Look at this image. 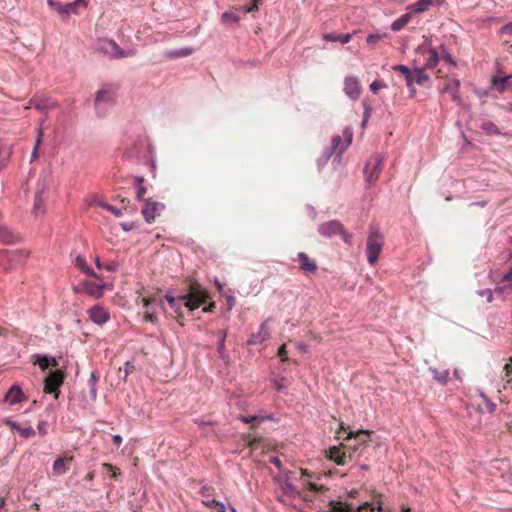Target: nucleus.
<instances>
[{"label": "nucleus", "instance_id": "nucleus-1", "mask_svg": "<svg viewBox=\"0 0 512 512\" xmlns=\"http://www.w3.org/2000/svg\"><path fill=\"white\" fill-rule=\"evenodd\" d=\"M370 433L368 431H359L356 434L350 433L346 444L333 446L328 450L329 459L337 465H346L356 457L357 451L364 447Z\"/></svg>", "mask_w": 512, "mask_h": 512}, {"label": "nucleus", "instance_id": "nucleus-2", "mask_svg": "<svg viewBox=\"0 0 512 512\" xmlns=\"http://www.w3.org/2000/svg\"><path fill=\"white\" fill-rule=\"evenodd\" d=\"M384 246V235L378 227L370 226L367 236V260L370 265H375Z\"/></svg>", "mask_w": 512, "mask_h": 512}, {"label": "nucleus", "instance_id": "nucleus-3", "mask_svg": "<svg viewBox=\"0 0 512 512\" xmlns=\"http://www.w3.org/2000/svg\"><path fill=\"white\" fill-rule=\"evenodd\" d=\"M181 298L185 299V307L192 311L206 302L207 293L198 282L191 281L188 293L181 295Z\"/></svg>", "mask_w": 512, "mask_h": 512}, {"label": "nucleus", "instance_id": "nucleus-4", "mask_svg": "<svg viewBox=\"0 0 512 512\" xmlns=\"http://www.w3.org/2000/svg\"><path fill=\"white\" fill-rule=\"evenodd\" d=\"M384 166V158L375 154L372 155L366 162L364 166V178L367 187H371L374 185L379 179L380 173Z\"/></svg>", "mask_w": 512, "mask_h": 512}, {"label": "nucleus", "instance_id": "nucleus-5", "mask_svg": "<svg viewBox=\"0 0 512 512\" xmlns=\"http://www.w3.org/2000/svg\"><path fill=\"white\" fill-rule=\"evenodd\" d=\"M96 50L114 59L130 57L134 54L132 51H124L115 41L110 39H100L96 44Z\"/></svg>", "mask_w": 512, "mask_h": 512}, {"label": "nucleus", "instance_id": "nucleus-6", "mask_svg": "<svg viewBox=\"0 0 512 512\" xmlns=\"http://www.w3.org/2000/svg\"><path fill=\"white\" fill-rule=\"evenodd\" d=\"M319 233L326 237H331L334 235H341L342 240L348 244H352V236L344 230L343 225L337 220H331L325 223H322L319 226Z\"/></svg>", "mask_w": 512, "mask_h": 512}, {"label": "nucleus", "instance_id": "nucleus-7", "mask_svg": "<svg viewBox=\"0 0 512 512\" xmlns=\"http://www.w3.org/2000/svg\"><path fill=\"white\" fill-rule=\"evenodd\" d=\"M65 374L61 370L51 372L44 380V392L47 394H54L57 399L60 393V386L63 384Z\"/></svg>", "mask_w": 512, "mask_h": 512}, {"label": "nucleus", "instance_id": "nucleus-8", "mask_svg": "<svg viewBox=\"0 0 512 512\" xmlns=\"http://www.w3.org/2000/svg\"><path fill=\"white\" fill-rule=\"evenodd\" d=\"M300 490H298L293 484L289 481H282L279 484V488L277 491V498L279 501L284 504H289L291 500L295 499L299 496Z\"/></svg>", "mask_w": 512, "mask_h": 512}, {"label": "nucleus", "instance_id": "nucleus-9", "mask_svg": "<svg viewBox=\"0 0 512 512\" xmlns=\"http://www.w3.org/2000/svg\"><path fill=\"white\" fill-rule=\"evenodd\" d=\"M164 209L165 205L163 203L148 199L142 207V215L148 223H151Z\"/></svg>", "mask_w": 512, "mask_h": 512}, {"label": "nucleus", "instance_id": "nucleus-10", "mask_svg": "<svg viewBox=\"0 0 512 512\" xmlns=\"http://www.w3.org/2000/svg\"><path fill=\"white\" fill-rule=\"evenodd\" d=\"M76 293H86L91 297L100 298L103 295V285L92 283L90 281H83L74 287Z\"/></svg>", "mask_w": 512, "mask_h": 512}, {"label": "nucleus", "instance_id": "nucleus-11", "mask_svg": "<svg viewBox=\"0 0 512 512\" xmlns=\"http://www.w3.org/2000/svg\"><path fill=\"white\" fill-rule=\"evenodd\" d=\"M361 83L357 77L350 76L344 80V92L352 100H357L361 95Z\"/></svg>", "mask_w": 512, "mask_h": 512}, {"label": "nucleus", "instance_id": "nucleus-12", "mask_svg": "<svg viewBox=\"0 0 512 512\" xmlns=\"http://www.w3.org/2000/svg\"><path fill=\"white\" fill-rule=\"evenodd\" d=\"M383 496L381 494L373 495L371 501H366L356 508V512H384Z\"/></svg>", "mask_w": 512, "mask_h": 512}, {"label": "nucleus", "instance_id": "nucleus-13", "mask_svg": "<svg viewBox=\"0 0 512 512\" xmlns=\"http://www.w3.org/2000/svg\"><path fill=\"white\" fill-rule=\"evenodd\" d=\"M343 135L345 137V141L342 140L341 136L337 135L332 138L331 142L332 150L336 152L338 156H340L346 150L352 141L353 134L351 130L345 129Z\"/></svg>", "mask_w": 512, "mask_h": 512}, {"label": "nucleus", "instance_id": "nucleus-14", "mask_svg": "<svg viewBox=\"0 0 512 512\" xmlns=\"http://www.w3.org/2000/svg\"><path fill=\"white\" fill-rule=\"evenodd\" d=\"M460 81L457 78H446L442 91L449 93L454 102L458 105L462 103L459 95Z\"/></svg>", "mask_w": 512, "mask_h": 512}, {"label": "nucleus", "instance_id": "nucleus-15", "mask_svg": "<svg viewBox=\"0 0 512 512\" xmlns=\"http://www.w3.org/2000/svg\"><path fill=\"white\" fill-rule=\"evenodd\" d=\"M88 315L90 320L98 325H102L110 319L108 311L100 305H95L91 307L88 310Z\"/></svg>", "mask_w": 512, "mask_h": 512}, {"label": "nucleus", "instance_id": "nucleus-16", "mask_svg": "<svg viewBox=\"0 0 512 512\" xmlns=\"http://www.w3.org/2000/svg\"><path fill=\"white\" fill-rule=\"evenodd\" d=\"M267 322L268 320L262 322L259 331L257 333L251 334L247 341L248 345L261 344L270 338V331Z\"/></svg>", "mask_w": 512, "mask_h": 512}, {"label": "nucleus", "instance_id": "nucleus-17", "mask_svg": "<svg viewBox=\"0 0 512 512\" xmlns=\"http://www.w3.org/2000/svg\"><path fill=\"white\" fill-rule=\"evenodd\" d=\"M312 476L306 469H301L300 483L302 490H312V492H323L327 489L323 485H318L311 480Z\"/></svg>", "mask_w": 512, "mask_h": 512}, {"label": "nucleus", "instance_id": "nucleus-18", "mask_svg": "<svg viewBox=\"0 0 512 512\" xmlns=\"http://www.w3.org/2000/svg\"><path fill=\"white\" fill-rule=\"evenodd\" d=\"M27 400L22 389L18 385H13L4 397V401L10 405H15Z\"/></svg>", "mask_w": 512, "mask_h": 512}, {"label": "nucleus", "instance_id": "nucleus-19", "mask_svg": "<svg viewBox=\"0 0 512 512\" xmlns=\"http://www.w3.org/2000/svg\"><path fill=\"white\" fill-rule=\"evenodd\" d=\"M73 461L72 455H65L64 457L57 458L52 467L53 474L60 476L65 474L69 469V464Z\"/></svg>", "mask_w": 512, "mask_h": 512}, {"label": "nucleus", "instance_id": "nucleus-20", "mask_svg": "<svg viewBox=\"0 0 512 512\" xmlns=\"http://www.w3.org/2000/svg\"><path fill=\"white\" fill-rule=\"evenodd\" d=\"M29 256V252L24 249H18L13 251H0V261L7 259L9 261L23 262Z\"/></svg>", "mask_w": 512, "mask_h": 512}, {"label": "nucleus", "instance_id": "nucleus-21", "mask_svg": "<svg viewBox=\"0 0 512 512\" xmlns=\"http://www.w3.org/2000/svg\"><path fill=\"white\" fill-rule=\"evenodd\" d=\"M444 0H419L410 5L408 9L415 13H422L427 11L431 6H440Z\"/></svg>", "mask_w": 512, "mask_h": 512}, {"label": "nucleus", "instance_id": "nucleus-22", "mask_svg": "<svg viewBox=\"0 0 512 512\" xmlns=\"http://www.w3.org/2000/svg\"><path fill=\"white\" fill-rule=\"evenodd\" d=\"M165 299L169 303L171 309H173L174 312L176 313V317L177 318L182 317V304L185 305V299H182L181 295H179V296L172 295V293L170 291L167 292V294L165 295Z\"/></svg>", "mask_w": 512, "mask_h": 512}, {"label": "nucleus", "instance_id": "nucleus-23", "mask_svg": "<svg viewBox=\"0 0 512 512\" xmlns=\"http://www.w3.org/2000/svg\"><path fill=\"white\" fill-rule=\"evenodd\" d=\"M298 260L300 262L301 270L309 273L316 272L318 268L317 263L314 260H312L306 253H298Z\"/></svg>", "mask_w": 512, "mask_h": 512}, {"label": "nucleus", "instance_id": "nucleus-24", "mask_svg": "<svg viewBox=\"0 0 512 512\" xmlns=\"http://www.w3.org/2000/svg\"><path fill=\"white\" fill-rule=\"evenodd\" d=\"M423 54L427 57L425 59L424 67L425 69H433L439 62V54L434 48H422Z\"/></svg>", "mask_w": 512, "mask_h": 512}, {"label": "nucleus", "instance_id": "nucleus-25", "mask_svg": "<svg viewBox=\"0 0 512 512\" xmlns=\"http://www.w3.org/2000/svg\"><path fill=\"white\" fill-rule=\"evenodd\" d=\"M114 94L112 86H103L96 94L95 104L99 105L102 102H111L114 98Z\"/></svg>", "mask_w": 512, "mask_h": 512}, {"label": "nucleus", "instance_id": "nucleus-26", "mask_svg": "<svg viewBox=\"0 0 512 512\" xmlns=\"http://www.w3.org/2000/svg\"><path fill=\"white\" fill-rule=\"evenodd\" d=\"M212 489L209 487H203L200 490V495L202 497V504L206 507H212L214 505L215 509H217V504H221L220 502L216 501L211 494Z\"/></svg>", "mask_w": 512, "mask_h": 512}, {"label": "nucleus", "instance_id": "nucleus-27", "mask_svg": "<svg viewBox=\"0 0 512 512\" xmlns=\"http://www.w3.org/2000/svg\"><path fill=\"white\" fill-rule=\"evenodd\" d=\"M327 512H356L352 505L343 503L342 501H330Z\"/></svg>", "mask_w": 512, "mask_h": 512}, {"label": "nucleus", "instance_id": "nucleus-28", "mask_svg": "<svg viewBox=\"0 0 512 512\" xmlns=\"http://www.w3.org/2000/svg\"><path fill=\"white\" fill-rule=\"evenodd\" d=\"M352 35L350 33L347 34H338V33H326L323 35V39L325 41H332V42H341L343 44H346L350 42L352 39Z\"/></svg>", "mask_w": 512, "mask_h": 512}, {"label": "nucleus", "instance_id": "nucleus-29", "mask_svg": "<svg viewBox=\"0 0 512 512\" xmlns=\"http://www.w3.org/2000/svg\"><path fill=\"white\" fill-rule=\"evenodd\" d=\"M318 493L319 492H312V490H300L298 498L301 499L307 507L312 508Z\"/></svg>", "mask_w": 512, "mask_h": 512}, {"label": "nucleus", "instance_id": "nucleus-30", "mask_svg": "<svg viewBox=\"0 0 512 512\" xmlns=\"http://www.w3.org/2000/svg\"><path fill=\"white\" fill-rule=\"evenodd\" d=\"M75 265L83 272L85 273L86 275L88 276H91V277H94V278H97L99 280L100 277L93 271V269H91L85 258L81 257V256H78L76 259H75Z\"/></svg>", "mask_w": 512, "mask_h": 512}, {"label": "nucleus", "instance_id": "nucleus-31", "mask_svg": "<svg viewBox=\"0 0 512 512\" xmlns=\"http://www.w3.org/2000/svg\"><path fill=\"white\" fill-rule=\"evenodd\" d=\"M34 106L38 110H49L56 107V102L48 98H35L32 100Z\"/></svg>", "mask_w": 512, "mask_h": 512}, {"label": "nucleus", "instance_id": "nucleus-32", "mask_svg": "<svg viewBox=\"0 0 512 512\" xmlns=\"http://www.w3.org/2000/svg\"><path fill=\"white\" fill-rule=\"evenodd\" d=\"M44 204H45V199L43 197V191L41 190L35 194L33 213L35 215L43 214L44 213Z\"/></svg>", "mask_w": 512, "mask_h": 512}, {"label": "nucleus", "instance_id": "nucleus-33", "mask_svg": "<svg viewBox=\"0 0 512 512\" xmlns=\"http://www.w3.org/2000/svg\"><path fill=\"white\" fill-rule=\"evenodd\" d=\"M410 20H411V14L405 13L391 24V29L393 31H400L403 27H405L410 22Z\"/></svg>", "mask_w": 512, "mask_h": 512}, {"label": "nucleus", "instance_id": "nucleus-34", "mask_svg": "<svg viewBox=\"0 0 512 512\" xmlns=\"http://www.w3.org/2000/svg\"><path fill=\"white\" fill-rule=\"evenodd\" d=\"M480 129L485 131L488 135H497L500 134L499 128L490 120H482L480 124Z\"/></svg>", "mask_w": 512, "mask_h": 512}, {"label": "nucleus", "instance_id": "nucleus-35", "mask_svg": "<svg viewBox=\"0 0 512 512\" xmlns=\"http://www.w3.org/2000/svg\"><path fill=\"white\" fill-rule=\"evenodd\" d=\"M15 237L10 229L7 227H0V242L3 244H12L14 243Z\"/></svg>", "mask_w": 512, "mask_h": 512}, {"label": "nucleus", "instance_id": "nucleus-36", "mask_svg": "<svg viewBox=\"0 0 512 512\" xmlns=\"http://www.w3.org/2000/svg\"><path fill=\"white\" fill-rule=\"evenodd\" d=\"M386 37H388L387 33L376 32V33L369 34L366 41H367V44L372 49H374L375 46L378 44V42L381 41L382 39L386 38Z\"/></svg>", "mask_w": 512, "mask_h": 512}, {"label": "nucleus", "instance_id": "nucleus-37", "mask_svg": "<svg viewBox=\"0 0 512 512\" xmlns=\"http://www.w3.org/2000/svg\"><path fill=\"white\" fill-rule=\"evenodd\" d=\"M493 86L498 90L499 93H503L509 83L507 82V78H501L499 76H494L492 78Z\"/></svg>", "mask_w": 512, "mask_h": 512}, {"label": "nucleus", "instance_id": "nucleus-38", "mask_svg": "<svg viewBox=\"0 0 512 512\" xmlns=\"http://www.w3.org/2000/svg\"><path fill=\"white\" fill-rule=\"evenodd\" d=\"M424 69L425 68L414 70L415 83L419 85H426V83L429 82V76L424 72Z\"/></svg>", "mask_w": 512, "mask_h": 512}, {"label": "nucleus", "instance_id": "nucleus-39", "mask_svg": "<svg viewBox=\"0 0 512 512\" xmlns=\"http://www.w3.org/2000/svg\"><path fill=\"white\" fill-rule=\"evenodd\" d=\"M505 382L503 388L506 389L509 384H512V362L504 366V376L502 377Z\"/></svg>", "mask_w": 512, "mask_h": 512}, {"label": "nucleus", "instance_id": "nucleus-40", "mask_svg": "<svg viewBox=\"0 0 512 512\" xmlns=\"http://www.w3.org/2000/svg\"><path fill=\"white\" fill-rule=\"evenodd\" d=\"M102 469L107 472H111V477L114 479H118V477L121 475L120 469L110 463H103Z\"/></svg>", "mask_w": 512, "mask_h": 512}, {"label": "nucleus", "instance_id": "nucleus-41", "mask_svg": "<svg viewBox=\"0 0 512 512\" xmlns=\"http://www.w3.org/2000/svg\"><path fill=\"white\" fill-rule=\"evenodd\" d=\"M135 370V366L133 362L127 361L124 363L123 367L119 368V373H123V379L126 380L127 377Z\"/></svg>", "mask_w": 512, "mask_h": 512}, {"label": "nucleus", "instance_id": "nucleus-42", "mask_svg": "<svg viewBox=\"0 0 512 512\" xmlns=\"http://www.w3.org/2000/svg\"><path fill=\"white\" fill-rule=\"evenodd\" d=\"M240 420L246 424L251 423L252 424L251 428H255L260 422H262L264 420V418L259 417V416H251V417L240 416Z\"/></svg>", "mask_w": 512, "mask_h": 512}, {"label": "nucleus", "instance_id": "nucleus-43", "mask_svg": "<svg viewBox=\"0 0 512 512\" xmlns=\"http://www.w3.org/2000/svg\"><path fill=\"white\" fill-rule=\"evenodd\" d=\"M80 3L85 4V0H76L74 2L68 3L66 5H61L59 11L62 13H69L71 11L75 10V7L79 5Z\"/></svg>", "mask_w": 512, "mask_h": 512}, {"label": "nucleus", "instance_id": "nucleus-44", "mask_svg": "<svg viewBox=\"0 0 512 512\" xmlns=\"http://www.w3.org/2000/svg\"><path fill=\"white\" fill-rule=\"evenodd\" d=\"M18 432L24 438H30V437L35 436V434H36L35 430L31 426H27V427L20 426Z\"/></svg>", "mask_w": 512, "mask_h": 512}, {"label": "nucleus", "instance_id": "nucleus-45", "mask_svg": "<svg viewBox=\"0 0 512 512\" xmlns=\"http://www.w3.org/2000/svg\"><path fill=\"white\" fill-rule=\"evenodd\" d=\"M42 137H43V130L40 128L39 131H38L36 144H35V147H34L33 152H32V159H35L38 156V149H39V147L41 145Z\"/></svg>", "mask_w": 512, "mask_h": 512}, {"label": "nucleus", "instance_id": "nucleus-46", "mask_svg": "<svg viewBox=\"0 0 512 512\" xmlns=\"http://www.w3.org/2000/svg\"><path fill=\"white\" fill-rule=\"evenodd\" d=\"M48 423L45 420H40L37 424V430L38 434L42 437L46 436L48 434L47 430Z\"/></svg>", "mask_w": 512, "mask_h": 512}, {"label": "nucleus", "instance_id": "nucleus-47", "mask_svg": "<svg viewBox=\"0 0 512 512\" xmlns=\"http://www.w3.org/2000/svg\"><path fill=\"white\" fill-rule=\"evenodd\" d=\"M382 88H386V84L380 80H375L370 84V90L376 94Z\"/></svg>", "mask_w": 512, "mask_h": 512}, {"label": "nucleus", "instance_id": "nucleus-48", "mask_svg": "<svg viewBox=\"0 0 512 512\" xmlns=\"http://www.w3.org/2000/svg\"><path fill=\"white\" fill-rule=\"evenodd\" d=\"M37 363L41 370H46L50 366V359L47 356H40L37 359Z\"/></svg>", "mask_w": 512, "mask_h": 512}, {"label": "nucleus", "instance_id": "nucleus-49", "mask_svg": "<svg viewBox=\"0 0 512 512\" xmlns=\"http://www.w3.org/2000/svg\"><path fill=\"white\" fill-rule=\"evenodd\" d=\"M508 290L512 291V281L508 282L507 284H504L503 286L497 287L495 289V293L504 296Z\"/></svg>", "mask_w": 512, "mask_h": 512}, {"label": "nucleus", "instance_id": "nucleus-50", "mask_svg": "<svg viewBox=\"0 0 512 512\" xmlns=\"http://www.w3.org/2000/svg\"><path fill=\"white\" fill-rule=\"evenodd\" d=\"M192 53H193V49L192 48H184V49H181V50L173 52L172 56H174V57H186V56L191 55Z\"/></svg>", "mask_w": 512, "mask_h": 512}, {"label": "nucleus", "instance_id": "nucleus-51", "mask_svg": "<svg viewBox=\"0 0 512 512\" xmlns=\"http://www.w3.org/2000/svg\"><path fill=\"white\" fill-rule=\"evenodd\" d=\"M103 208L109 212H111L112 214H114L115 216L117 217H120L122 215V212L120 209H118L117 207H114L113 205L111 204H103L102 205Z\"/></svg>", "mask_w": 512, "mask_h": 512}, {"label": "nucleus", "instance_id": "nucleus-52", "mask_svg": "<svg viewBox=\"0 0 512 512\" xmlns=\"http://www.w3.org/2000/svg\"><path fill=\"white\" fill-rule=\"evenodd\" d=\"M248 446L252 449H256L260 443V438L248 434Z\"/></svg>", "mask_w": 512, "mask_h": 512}, {"label": "nucleus", "instance_id": "nucleus-53", "mask_svg": "<svg viewBox=\"0 0 512 512\" xmlns=\"http://www.w3.org/2000/svg\"><path fill=\"white\" fill-rule=\"evenodd\" d=\"M226 337H227V333H226V331H223L222 335H221V338L219 339V342H218V352L220 354H222L225 351V340H226Z\"/></svg>", "mask_w": 512, "mask_h": 512}, {"label": "nucleus", "instance_id": "nucleus-54", "mask_svg": "<svg viewBox=\"0 0 512 512\" xmlns=\"http://www.w3.org/2000/svg\"><path fill=\"white\" fill-rule=\"evenodd\" d=\"M222 20L224 22H228V21L237 22L239 20V18H238V16H236L235 14H233L231 12H225L222 14Z\"/></svg>", "mask_w": 512, "mask_h": 512}, {"label": "nucleus", "instance_id": "nucleus-55", "mask_svg": "<svg viewBox=\"0 0 512 512\" xmlns=\"http://www.w3.org/2000/svg\"><path fill=\"white\" fill-rule=\"evenodd\" d=\"M278 356L280 357V359L282 361H287L288 360L286 344H282L279 347V349H278Z\"/></svg>", "mask_w": 512, "mask_h": 512}, {"label": "nucleus", "instance_id": "nucleus-56", "mask_svg": "<svg viewBox=\"0 0 512 512\" xmlns=\"http://www.w3.org/2000/svg\"><path fill=\"white\" fill-rule=\"evenodd\" d=\"M392 69L394 71L400 72L404 76H408V74H410V72H411V70L404 65H395L392 67Z\"/></svg>", "mask_w": 512, "mask_h": 512}, {"label": "nucleus", "instance_id": "nucleus-57", "mask_svg": "<svg viewBox=\"0 0 512 512\" xmlns=\"http://www.w3.org/2000/svg\"><path fill=\"white\" fill-rule=\"evenodd\" d=\"M484 404H485V409L488 413H494L495 410H496V404L491 402L490 400L484 398Z\"/></svg>", "mask_w": 512, "mask_h": 512}, {"label": "nucleus", "instance_id": "nucleus-58", "mask_svg": "<svg viewBox=\"0 0 512 512\" xmlns=\"http://www.w3.org/2000/svg\"><path fill=\"white\" fill-rule=\"evenodd\" d=\"M493 291H491L490 289H485V290H482L480 292V295L481 296H485L487 298V301L488 302H492L493 301Z\"/></svg>", "mask_w": 512, "mask_h": 512}, {"label": "nucleus", "instance_id": "nucleus-59", "mask_svg": "<svg viewBox=\"0 0 512 512\" xmlns=\"http://www.w3.org/2000/svg\"><path fill=\"white\" fill-rule=\"evenodd\" d=\"M405 80H406V84L409 88H412L413 86V83L415 82V75H414V71L410 72V74H408V76H405Z\"/></svg>", "mask_w": 512, "mask_h": 512}, {"label": "nucleus", "instance_id": "nucleus-60", "mask_svg": "<svg viewBox=\"0 0 512 512\" xmlns=\"http://www.w3.org/2000/svg\"><path fill=\"white\" fill-rule=\"evenodd\" d=\"M3 423H4L5 425L9 426V427H10L11 429H13V430H16V431H18V430H19L20 425H19L18 423L14 422V421H11V420H9V419H4V420H3Z\"/></svg>", "mask_w": 512, "mask_h": 512}, {"label": "nucleus", "instance_id": "nucleus-61", "mask_svg": "<svg viewBox=\"0 0 512 512\" xmlns=\"http://www.w3.org/2000/svg\"><path fill=\"white\" fill-rule=\"evenodd\" d=\"M364 107H365V109H364V115H363V125L366 124V122L368 121V119L371 116V108L366 104H364Z\"/></svg>", "mask_w": 512, "mask_h": 512}, {"label": "nucleus", "instance_id": "nucleus-62", "mask_svg": "<svg viewBox=\"0 0 512 512\" xmlns=\"http://www.w3.org/2000/svg\"><path fill=\"white\" fill-rule=\"evenodd\" d=\"M435 378L442 383H445L448 378V372H442V373H435Z\"/></svg>", "mask_w": 512, "mask_h": 512}, {"label": "nucleus", "instance_id": "nucleus-63", "mask_svg": "<svg viewBox=\"0 0 512 512\" xmlns=\"http://www.w3.org/2000/svg\"><path fill=\"white\" fill-rule=\"evenodd\" d=\"M501 31L502 33L504 34H512V22L504 25L502 28H501Z\"/></svg>", "mask_w": 512, "mask_h": 512}, {"label": "nucleus", "instance_id": "nucleus-64", "mask_svg": "<svg viewBox=\"0 0 512 512\" xmlns=\"http://www.w3.org/2000/svg\"><path fill=\"white\" fill-rule=\"evenodd\" d=\"M502 281L505 283L512 282V268L503 276Z\"/></svg>", "mask_w": 512, "mask_h": 512}]
</instances>
